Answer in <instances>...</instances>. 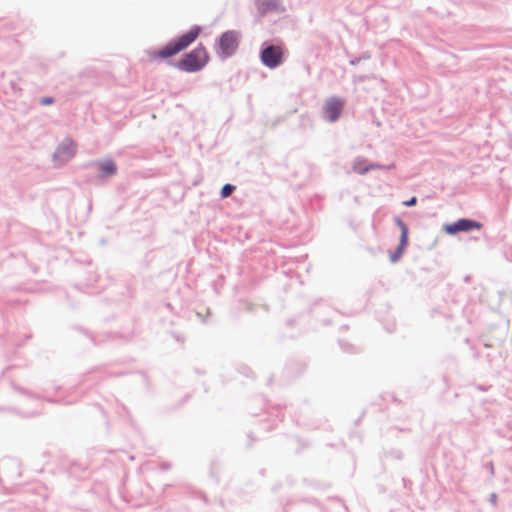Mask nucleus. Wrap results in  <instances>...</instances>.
<instances>
[{
    "mask_svg": "<svg viewBox=\"0 0 512 512\" xmlns=\"http://www.w3.org/2000/svg\"><path fill=\"white\" fill-rule=\"evenodd\" d=\"M200 27L194 26L187 33L168 42L164 47L151 51L149 57L152 61L171 58L190 46L199 36Z\"/></svg>",
    "mask_w": 512,
    "mask_h": 512,
    "instance_id": "obj_1",
    "label": "nucleus"
},
{
    "mask_svg": "<svg viewBox=\"0 0 512 512\" xmlns=\"http://www.w3.org/2000/svg\"><path fill=\"white\" fill-rule=\"evenodd\" d=\"M98 165L103 176L114 175L117 171L116 165L112 160L102 161Z\"/></svg>",
    "mask_w": 512,
    "mask_h": 512,
    "instance_id": "obj_9",
    "label": "nucleus"
},
{
    "mask_svg": "<svg viewBox=\"0 0 512 512\" xmlns=\"http://www.w3.org/2000/svg\"><path fill=\"white\" fill-rule=\"evenodd\" d=\"M234 190H235V186H233L231 184H225L222 187L221 196L223 198H226V197L230 196Z\"/></svg>",
    "mask_w": 512,
    "mask_h": 512,
    "instance_id": "obj_10",
    "label": "nucleus"
},
{
    "mask_svg": "<svg viewBox=\"0 0 512 512\" xmlns=\"http://www.w3.org/2000/svg\"><path fill=\"white\" fill-rule=\"evenodd\" d=\"M398 225L401 229V236H400V242L396 250L390 254V260L391 262L395 263L397 262L403 255L404 250L408 244V228L407 226L401 221L398 220Z\"/></svg>",
    "mask_w": 512,
    "mask_h": 512,
    "instance_id": "obj_8",
    "label": "nucleus"
},
{
    "mask_svg": "<svg viewBox=\"0 0 512 512\" xmlns=\"http://www.w3.org/2000/svg\"><path fill=\"white\" fill-rule=\"evenodd\" d=\"M239 33L227 31L219 39V47L223 56H231L238 48Z\"/></svg>",
    "mask_w": 512,
    "mask_h": 512,
    "instance_id": "obj_4",
    "label": "nucleus"
},
{
    "mask_svg": "<svg viewBox=\"0 0 512 512\" xmlns=\"http://www.w3.org/2000/svg\"><path fill=\"white\" fill-rule=\"evenodd\" d=\"M209 60L208 53L202 45H199L191 52L185 54L183 58L177 62L178 69L185 72H196L201 70Z\"/></svg>",
    "mask_w": 512,
    "mask_h": 512,
    "instance_id": "obj_2",
    "label": "nucleus"
},
{
    "mask_svg": "<svg viewBox=\"0 0 512 512\" xmlns=\"http://www.w3.org/2000/svg\"><path fill=\"white\" fill-rule=\"evenodd\" d=\"M76 154V144L71 139L64 140L57 148L54 158L60 164L73 158Z\"/></svg>",
    "mask_w": 512,
    "mask_h": 512,
    "instance_id": "obj_6",
    "label": "nucleus"
},
{
    "mask_svg": "<svg viewBox=\"0 0 512 512\" xmlns=\"http://www.w3.org/2000/svg\"><path fill=\"white\" fill-rule=\"evenodd\" d=\"M53 103V99L50 97H45L41 99V104L43 105H49Z\"/></svg>",
    "mask_w": 512,
    "mask_h": 512,
    "instance_id": "obj_11",
    "label": "nucleus"
},
{
    "mask_svg": "<svg viewBox=\"0 0 512 512\" xmlns=\"http://www.w3.org/2000/svg\"><path fill=\"white\" fill-rule=\"evenodd\" d=\"M481 228H482L481 223L474 221V220H470V219H464V218L459 219L454 223L446 224L443 226V230L449 235H454L458 232H467V231H470L473 229L479 230Z\"/></svg>",
    "mask_w": 512,
    "mask_h": 512,
    "instance_id": "obj_5",
    "label": "nucleus"
},
{
    "mask_svg": "<svg viewBox=\"0 0 512 512\" xmlns=\"http://www.w3.org/2000/svg\"><path fill=\"white\" fill-rule=\"evenodd\" d=\"M343 106L344 103L339 98L334 97L327 100L324 105L325 117L331 122L336 121L343 110Z\"/></svg>",
    "mask_w": 512,
    "mask_h": 512,
    "instance_id": "obj_7",
    "label": "nucleus"
},
{
    "mask_svg": "<svg viewBox=\"0 0 512 512\" xmlns=\"http://www.w3.org/2000/svg\"><path fill=\"white\" fill-rule=\"evenodd\" d=\"M416 202H417L416 197H412L409 201H405L404 205L405 206H413L416 204Z\"/></svg>",
    "mask_w": 512,
    "mask_h": 512,
    "instance_id": "obj_12",
    "label": "nucleus"
},
{
    "mask_svg": "<svg viewBox=\"0 0 512 512\" xmlns=\"http://www.w3.org/2000/svg\"><path fill=\"white\" fill-rule=\"evenodd\" d=\"M284 53L282 45H270L261 51L260 58L266 67L274 69L282 64Z\"/></svg>",
    "mask_w": 512,
    "mask_h": 512,
    "instance_id": "obj_3",
    "label": "nucleus"
}]
</instances>
